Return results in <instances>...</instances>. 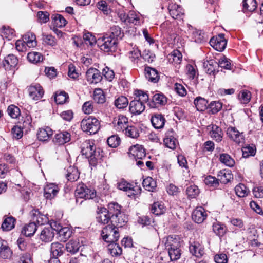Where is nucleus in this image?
I'll list each match as a JSON object with an SVG mask.
<instances>
[{"instance_id": "39448f33", "label": "nucleus", "mask_w": 263, "mask_h": 263, "mask_svg": "<svg viewBox=\"0 0 263 263\" xmlns=\"http://www.w3.org/2000/svg\"><path fill=\"white\" fill-rule=\"evenodd\" d=\"M75 195L78 202L79 198H83L85 200L93 199L96 197V193L94 190L88 188L83 183H81L77 185Z\"/></svg>"}, {"instance_id": "a878e982", "label": "nucleus", "mask_w": 263, "mask_h": 263, "mask_svg": "<svg viewBox=\"0 0 263 263\" xmlns=\"http://www.w3.org/2000/svg\"><path fill=\"white\" fill-rule=\"evenodd\" d=\"M145 76L148 81L156 83L159 79V76L157 70L155 68L146 67L145 68Z\"/></svg>"}, {"instance_id": "f257e3e1", "label": "nucleus", "mask_w": 263, "mask_h": 263, "mask_svg": "<svg viewBox=\"0 0 263 263\" xmlns=\"http://www.w3.org/2000/svg\"><path fill=\"white\" fill-rule=\"evenodd\" d=\"M124 33L118 26L110 27L109 31L98 39L97 43L101 50L109 52L116 50L118 40L121 39Z\"/></svg>"}, {"instance_id": "8fccbe9b", "label": "nucleus", "mask_w": 263, "mask_h": 263, "mask_svg": "<svg viewBox=\"0 0 263 263\" xmlns=\"http://www.w3.org/2000/svg\"><path fill=\"white\" fill-rule=\"evenodd\" d=\"M57 234L61 240L65 241L71 236L72 231L68 227H62Z\"/></svg>"}, {"instance_id": "f03ea898", "label": "nucleus", "mask_w": 263, "mask_h": 263, "mask_svg": "<svg viewBox=\"0 0 263 263\" xmlns=\"http://www.w3.org/2000/svg\"><path fill=\"white\" fill-rule=\"evenodd\" d=\"M81 152L88 160L89 164L96 166L101 162L104 156L103 151L100 148H97L94 141L86 140L81 144Z\"/></svg>"}, {"instance_id": "603ef678", "label": "nucleus", "mask_w": 263, "mask_h": 263, "mask_svg": "<svg viewBox=\"0 0 263 263\" xmlns=\"http://www.w3.org/2000/svg\"><path fill=\"white\" fill-rule=\"evenodd\" d=\"M125 135L132 138H137L139 133L138 128L134 126H128L124 130Z\"/></svg>"}, {"instance_id": "680f3d73", "label": "nucleus", "mask_w": 263, "mask_h": 263, "mask_svg": "<svg viewBox=\"0 0 263 263\" xmlns=\"http://www.w3.org/2000/svg\"><path fill=\"white\" fill-rule=\"evenodd\" d=\"M93 99L98 104H103L105 102V97L101 89H96L94 91Z\"/></svg>"}, {"instance_id": "2eb2a0df", "label": "nucleus", "mask_w": 263, "mask_h": 263, "mask_svg": "<svg viewBox=\"0 0 263 263\" xmlns=\"http://www.w3.org/2000/svg\"><path fill=\"white\" fill-rule=\"evenodd\" d=\"M166 98L162 93L155 94L149 101L148 105L151 108H157L159 105H164L166 103Z\"/></svg>"}, {"instance_id": "4d7b16f0", "label": "nucleus", "mask_w": 263, "mask_h": 263, "mask_svg": "<svg viewBox=\"0 0 263 263\" xmlns=\"http://www.w3.org/2000/svg\"><path fill=\"white\" fill-rule=\"evenodd\" d=\"M134 94L136 96L135 99H137V101H140L144 104L149 100L148 95L142 90H135Z\"/></svg>"}, {"instance_id": "e433bc0d", "label": "nucleus", "mask_w": 263, "mask_h": 263, "mask_svg": "<svg viewBox=\"0 0 263 263\" xmlns=\"http://www.w3.org/2000/svg\"><path fill=\"white\" fill-rule=\"evenodd\" d=\"M194 104L199 111H204L208 108V101L203 98L198 97L194 100Z\"/></svg>"}, {"instance_id": "864d4df0", "label": "nucleus", "mask_w": 263, "mask_h": 263, "mask_svg": "<svg viewBox=\"0 0 263 263\" xmlns=\"http://www.w3.org/2000/svg\"><path fill=\"white\" fill-rule=\"evenodd\" d=\"M219 160L222 163H223L229 167H232L235 164V161L234 159L227 154H220Z\"/></svg>"}, {"instance_id": "b1692460", "label": "nucleus", "mask_w": 263, "mask_h": 263, "mask_svg": "<svg viewBox=\"0 0 263 263\" xmlns=\"http://www.w3.org/2000/svg\"><path fill=\"white\" fill-rule=\"evenodd\" d=\"M12 255V251L7 245V242L0 240V257L3 259H10Z\"/></svg>"}, {"instance_id": "f3484780", "label": "nucleus", "mask_w": 263, "mask_h": 263, "mask_svg": "<svg viewBox=\"0 0 263 263\" xmlns=\"http://www.w3.org/2000/svg\"><path fill=\"white\" fill-rule=\"evenodd\" d=\"M128 218L123 213L114 216L111 218V225L118 228L124 226L127 222Z\"/></svg>"}, {"instance_id": "9b49d317", "label": "nucleus", "mask_w": 263, "mask_h": 263, "mask_svg": "<svg viewBox=\"0 0 263 263\" xmlns=\"http://www.w3.org/2000/svg\"><path fill=\"white\" fill-rule=\"evenodd\" d=\"M115 128L118 132H124L128 126V118L123 115H119L112 122Z\"/></svg>"}, {"instance_id": "2f4dec72", "label": "nucleus", "mask_w": 263, "mask_h": 263, "mask_svg": "<svg viewBox=\"0 0 263 263\" xmlns=\"http://www.w3.org/2000/svg\"><path fill=\"white\" fill-rule=\"evenodd\" d=\"M37 228V227L35 222H29L24 226L22 232L26 236L30 237L34 234Z\"/></svg>"}, {"instance_id": "72a5a7b5", "label": "nucleus", "mask_w": 263, "mask_h": 263, "mask_svg": "<svg viewBox=\"0 0 263 263\" xmlns=\"http://www.w3.org/2000/svg\"><path fill=\"white\" fill-rule=\"evenodd\" d=\"M142 185L146 190L149 192H154L157 187L156 182L151 177H147L143 179Z\"/></svg>"}, {"instance_id": "37998d69", "label": "nucleus", "mask_w": 263, "mask_h": 263, "mask_svg": "<svg viewBox=\"0 0 263 263\" xmlns=\"http://www.w3.org/2000/svg\"><path fill=\"white\" fill-rule=\"evenodd\" d=\"M182 55L181 53L178 50H174L168 55L169 61L174 64H179L182 61Z\"/></svg>"}, {"instance_id": "412c9836", "label": "nucleus", "mask_w": 263, "mask_h": 263, "mask_svg": "<svg viewBox=\"0 0 263 263\" xmlns=\"http://www.w3.org/2000/svg\"><path fill=\"white\" fill-rule=\"evenodd\" d=\"M145 104L137 99L132 101L129 103V110L132 114L139 115L145 110Z\"/></svg>"}, {"instance_id": "423d86ee", "label": "nucleus", "mask_w": 263, "mask_h": 263, "mask_svg": "<svg viewBox=\"0 0 263 263\" xmlns=\"http://www.w3.org/2000/svg\"><path fill=\"white\" fill-rule=\"evenodd\" d=\"M171 242L168 240L166 247H168V253L172 261L178 259L181 255V250L180 249V243L177 240H172Z\"/></svg>"}, {"instance_id": "9d476101", "label": "nucleus", "mask_w": 263, "mask_h": 263, "mask_svg": "<svg viewBox=\"0 0 263 263\" xmlns=\"http://www.w3.org/2000/svg\"><path fill=\"white\" fill-rule=\"evenodd\" d=\"M207 213L202 206L197 207L193 212L192 219L197 223H202L207 218Z\"/></svg>"}, {"instance_id": "20e7f679", "label": "nucleus", "mask_w": 263, "mask_h": 263, "mask_svg": "<svg viewBox=\"0 0 263 263\" xmlns=\"http://www.w3.org/2000/svg\"><path fill=\"white\" fill-rule=\"evenodd\" d=\"M101 236L103 239L107 243L117 241L119 238L118 228L111 225H108L102 230Z\"/></svg>"}, {"instance_id": "49530a36", "label": "nucleus", "mask_w": 263, "mask_h": 263, "mask_svg": "<svg viewBox=\"0 0 263 263\" xmlns=\"http://www.w3.org/2000/svg\"><path fill=\"white\" fill-rule=\"evenodd\" d=\"M129 58L134 63H138L142 57L140 51L137 48H133L128 53Z\"/></svg>"}, {"instance_id": "79ce46f5", "label": "nucleus", "mask_w": 263, "mask_h": 263, "mask_svg": "<svg viewBox=\"0 0 263 263\" xmlns=\"http://www.w3.org/2000/svg\"><path fill=\"white\" fill-rule=\"evenodd\" d=\"M198 186L195 184L191 185L186 189V194L189 199L195 198L199 194Z\"/></svg>"}, {"instance_id": "de8ad7c7", "label": "nucleus", "mask_w": 263, "mask_h": 263, "mask_svg": "<svg viewBox=\"0 0 263 263\" xmlns=\"http://www.w3.org/2000/svg\"><path fill=\"white\" fill-rule=\"evenodd\" d=\"M243 10L252 12L257 8L256 0H243L242 2Z\"/></svg>"}, {"instance_id": "0e129e2a", "label": "nucleus", "mask_w": 263, "mask_h": 263, "mask_svg": "<svg viewBox=\"0 0 263 263\" xmlns=\"http://www.w3.org/2000/svg\"><path fill=\"white\" fill-rule=\"evenodd\" d=\"M7 111L8 114L12 118H17L21 114L20 108L14 105H10L8 108Z\"/></svg>"}, {"instance_id": "6ab92c4d", "label": "nucleus", "mask_w": 263, "mask_h": 263, "mask_svg": "<svg viewBox=\"0 0 263 263\" xmlns=\"http://www.w3.org/2000/svg\"><path fill=\"white\" fill-rule=\"evenodd\" d=\"M44 196L45 198L47 199H51L54 198L58 193L59 192V189L58 186L53 183H51L47 185L44 187Z\"/></svg>"}, {"instance_id": "cd10ccee", "label": "nucleus", "mask_w": 263, "mask_h": 263, "mask_svg": "<svg viewBox=\"0 0 263 263\" xmlns=\"http://www.w3.org/2000/svg\"><path fill=\"white\" fill-rule=\"evenodd\" d=\"M53 134L52 130L49 127L40 128L37 134V138L40 141H47Z\"/></svg>"}, {"instance_id": "338daca9", "label": "nucleus", "mask_w": 263, "mask_h": 263, "mask_svg": "<svg viewBox=\"0 0 263 263\" xmlns=\"http://www.w3.org/2000/svg\"><path fill=\"white\" fill-rule=\"evenodd\" d=\"M218 66L220 67L221 68H223L226 69L230 70L231 69V62L230 60L226 58L225 57H222L220 58L218 62Z\"/></svg>"}, {"instance_id": "393cba45", "label": "nucleus", "mask_w": 263, "mask_h": 263, "mask_svg": "<svg viewBox=\"0 0 263 263\" xmlns=\"http://www.w3.org/2000/svg\"><path fill=\"white\" fill-rule=\"evenodd\" d=\"M168 9L170 15L174 19L181 18L182 16L183 15V12L182 8L176 4H172L168 6Z\"/></svg>"}, {"instance_id": "3c124183", "label": "nucleus", "mask_w": 263, "mask_h": 263, "mask_svg": "<svg viewBox=\"0 0 263 263\" xmlns=\"http://www.w3.org/2000/svg\"><path fill=\"white\" fill-rule=\"evenodd\" d=\"M151 211L153 214L156 215H160L164 213L165 209L163 204L157 202L154 203L152 205Z\"/></svg>"}, {"instance_id": "c85d7f7f", "label": "nucleus", "mask_w": 263, "mask_h": 263, "mask_svg": "<svg viewBox=\"0 0 263 263\" xmlns=\"http://www.w3.org/2000/svg\"><path fill=\"white\" fill-rule=\"evenodd\" d=\"M32 220L38 224L43 225L48 221L46 215L42 214L38 210L32 211Z\"/></svg>"}, {"instance_id": "e2e57ef3", "label": "nucleus", "mask_w": 263, "mask_h": 263, "mask_svg": "<svg viewBox=\"0 0 263 263\" xmlns=\"http://www.w3.org/2000/svg\"><path fill=\"white\" fill-rule=\"evenodd\" d=\"M209 107L212 114H215L219 112L222 107V103L219 101H213L209 105Z\"/></svg>"}, {"instance_id": "1a4fd4ad", "label": "nucleus", "mask_w": 263, "mask_h": 263, "mask_svg": "<svg viewBox=\"0 0 263 263\" xmlns=\"http://www.w3.org/2000/svg\"><path fill=\"white\" fill-rule=\"evenodd\" d=\"M29 95L34 100L42 98L44 93L43 88L39 84H32L28 88Z\"/></svg>"}, {"instance_id": "ddd939ff", "label": "nucleus", "mask_w": 263, "mask_h": 263, "mask_svg": "<svg viewBox=\"0 0 263 263\" xmlns=\"http://www.w3.org/2000/svg\"><path fill=\"white\" fill-rule=\"evenodd\" d=\"M128 154L138 159H141L146 156L144 148L142 145L139 144L130 147L128 150Z\"/></svg>"}, {"instance_id": "58836bf2", "label": "nucleus", "mask_w": 263, "mask_h": 263, "mask_svg": "<svg viewBox=\"0 0 263 263\" xmlns=\"http://www.w3.org/2000/svg\"><path fill=\"white\" fill-rule=\"evenodd\" d=\"M18 59L13 54H9L4 59L3 61L4 66L6 68L9 67H14L17 64Z\"/></svg>"}, {"instance_id": "0eeeda50", "label": "nucleus", "mask_w": 263, "mask_h": 263, "mask_svg": "<svg viewBox=\"0 0 263 263\" xmlns=\"http://www.w3.org/2000/svg\"><path fill=\"white\" fill-rule=\"evenodd\" d=\"M209 43L215 50L221 52L225 49L227 41L224 37V34L220 33L217 36L212 37Z\"/></svg>"}, {"instance_id": "69168bd1", "label": "nucleus", "mask_w": 263, "mask_h": 263, "mask_svg": "<svg viewBox=\"0 0 263 263\" xmlns=\"http://www.w3.org/2000/svg\"><path fill=\"white\" fill-rule=\"evenodd\" d=\"M239 97L242 103L247 104L251 99V93L247 90H243L240 92Z\"/></svg>"}, {"instance_id": "052dcab7", "label": "nucleus", "mask_w": 263, "mask_h": 263, "mask_svg": "<svg viewBox=\"0 0 263 263\" xmlns=\"http://www.w3.org/2000/svg\"><path fill=\"white\" fill-rule=\"evenodd\" d=\"M107 142L110 147L116 148L120 145L121 139L117 135H112L107 139Z\"/></svg>"}, {"instance_id": "dca6fc26", "label": "nucleus", "mask_w": 263, "mask_h": 263, "mask_svg": "<svg viewBox=\"0 0 263 263\" xmlns=\"http://www.w3.org/2000/svg\"><path fill=\"white\" fill-rule=\"evenodd\" d=\"M71 135L67 131L59 132L55 135L53 141L58 145H63L70 141Z\"/></svg>"}, {"instance_id": "6e6d98bb", "label": "nucleus", "mask_w": 263, "mask_h": 263, "mask_svg": "<svg viewBox=\"0 0 263 263\" xmlns=\"http://www.w3.org/2000/svg\"><path fill=\"white\" fill-rule=\"evenodd\" d=\"M51 18L54 22V24L57 27H62L65 26L67 23L66 20L60 14H56L52 15Z\"/></svg>"}, {"instance_id": "5701e85b", "label": "nucleus", "mask_w": 263, "mask_h": 263, "mask_svg": "<svg viewBox=\"0 0 263 263\" xmlns=\"http://www.w3.org/2000/svg\"><path fill=\"white\" fill-rule=\"evenodd\" d=\"M65 250L64 245L60 242H53L51 244L50 252L53 257L52 258H57L61 256Z\"/></svg>"}, {"instance_id": "c03bdc74", "label": "nucleus", "mask_w": 263, "mask_h": 263, "mask_svg": "<svg viewBox=\"0 0 263 263\" xmlns=\"http://www.w3.org/2000/svg\"><path fill=\"white\" fill-rule=\"evenodd\" d=\"M108 250L112 256H118L122 253V249L118 244L112 242L108 245Z\"/></svg>"}, {"instance_id": "f704fd0d", "label": "nucleus", "mask_w": 263, "mask_h": 263, "mask_svg": "<svg viewBox=\"0 0 263 263\" xmlns=\"http://www.w3.org/2000/svg\"><path fill=\"white\" fill-rule=\"evenodd\" d=\"M22 40L29 48L34 47L36 45V37L33 33L28 32L23 35Z\"/></svg>"}, {"instance_id": "f8f14e48", "label": "nucleus", "mask_w": 263, "mask_h": 263, "mask_svg": "<svg viewBox=\"0 0 263 263\" xmlns=\"http://www.w3.org/2000/svg\"><path fill=\"white\" fill-rule=\"evenodd\" d=\"M97 211V215L96 217L98 222L101 224H107L109 221L111 222V217L108 212L107 209L104 207L98 208Z\"/></svg>"}, {"instance_id": "4c0bfd02", "label": "nucleus", "mask_w": 263, "mask_h": 263, "mask_svg": "<svg viewBox=\"0 0 263 263\" xmlns=\"http://www.w3.org/2000/svg\"><path fill=\"white\" fill-rule=\"evenodd\" d=\"M212 227L214 232L219 236H223L226 233V226L220 222L213 223Z\"/></svg>"}, {"instance_id": "aec40b11", "label": "nucleus", "mask_w": 263, "mask_h": 263, "mask_svg": "<svg viewBox=\"0 0 263 263\" xmlns=\"http://www.w3.org/2000/svg\"><path fill=\"white\" fill-rule=\"evenodd\" d=\"M65 177L68 181L73 182L79 178V172L77 168L73 166H69L64 168Z\"/></svg>"}, {"instance_id": "a211bd4d", "label": "nucleus", "mask_w": 263, "mask_h": 263, "mask_svg": "<svg viewBox=\"0 0 263 263\" xmlns=\"http://www.w3.org/2000/svg\"><path fill=\"white\" fill-rule=\"evenodd\" d=\"M227 135L236 143L239 144L243 142L244 137L242 133H240L235 127H229L227 129Z\"/></svg>"}, {"instance_id": "774afa93", "label": "nucleus", "mask_w": 263, "mask_h": 263, "mask_svg": "<svg viewBox=\"0 0 263 263\" xmlns=\"http://www.w3.org/2000/svg\"><path fill=\"white\" fill-rule=\"evenodd\" d=\"M11 134H12L14 138L19 139L23 136V129L20 126L15 125L11 129Z\"/></svg>"}, {"instance_id": "a18cd8bd", "label": "nucleus", "mask_w": 263, "mask_h": 263, "mask_svg": "<svg viewBox=\"0 0 263 263\" xmlns=\"http://www.w3.org/2000/svg\"><path fill=\"white\" fill-rule=\"evenodd\" d=\"M256 152V147L253 144L247 145L242 148V156L244 158L254 156Z\"/></svg>"}, {"instance_id": "09e8293b", "label": "nucleus", "mask_w": 263, "mask_h": 263, "mask_svg": "<svg viewBox=\"0 0 263 263\" xmlns=\"http://www.w3.org/2000/svg\"><path fill=\"white\" fill-rule=\"evenodd\" d=\"M27 59L32 63H37L43 61V55L37 52H30L28 53Z\"/></svg>"}, {"instance_id": "ea45409f", "label": "nucleus", "mask_w": 263, "mask_h": 263, "mask_svg": "<svg viewBox=\"0 0 263 263\" xmlns=\"http://www.w3.org/2000/svg\"><path fill=\"white\" fill-rule=\"evenodd\" d=\"M121 206L115 202H111L108 204V209H107V211L108 213L109 214L110 216L112 217L114 216H116L118 214H120L122 213L121 211Z\"/></svg>"}, {"instance_id": "c9c22d12", "label": "nucleus", "mask_w": 263, "mask_h": 263, "mask_svg": "<svg viewBox=\"0 0 263 263\" xmlns=\"http://www.w3.org/2000/svg\"><path fill=\"white\" fill-rule=\"evenodd\" d=\"M80 247L79 240H71L66 243L65 248L67 252L71 254H74L79 251Z\"/></svg>"}, {"instance_id": "c756f323", "label": "nucleus", "mask_w": 263, "mask_h": 263, "mask_svg": "<svg viewBox=\"0 0 263 263\" xmlns=\"http://www.w3.org/2000/svg\"><path fill=\"white\" fill-rule=\"evenodd\" d=\"M15 219L12 216L6 217L1 226L2 229L4 231H9L15 227Z\"/></svg>"}, {"instance_id": "473e14b6", "label": "nucleus", "mask_w": 263, "mask_h": 263, "mask_svg": "<svg viewBox=\"0 0 263 263\" xmlns=\"http://www.w3.org/2000/svg\"><path fill=\"white\" fill-rule=\"evenodd\" d=\"M217 177L219 181L223 184L227 183L233 178V175L229 170H222L220 171L218 173Z\"/></svg>"}, {"instance_id": "bf43d9fd", "label": "nucleus", "mask_w": 263, "mask_h": 263, "mask_svg": "<svg viewBox=\"0 0 263 263\" xmlns=\"http://www.w3.org/2000/svg\"><path fill=\"white\" fill-rule=\"evenodd\" d=\"M163 142L166 147L172 149H174L178 143L177 140L173 136L165 137Z\"/></svg>"}, {"instance_id": "6e6552de", "label": "nucleus", "mask_w": 263, "mask_h": 263, "mask_svg": "<svg viewBox=\"0 0 263 263\" xmlns=\"http://www.w3.org/2000/svg\"><path fill=\"white\" fill-rule=\"evenodd\" d=\"M86 78L90 84H96L101 81L102 76L99 70L90 68L86 72Z\"/></svg>"}, {"instance_id": "4468645a", "label": "nucleus", "mask_w": 263, "mask_h": 263, "mask_svg": "<svg viewBox=\"0 0 263 263\" xmlns=\"http://www.w3.org/2000/svg\"><path fill=\"white\" fill-rule=\"evenodd\" d=\"M40 239L44 242L51 241L54 237V232L51 227H44L39 235Z\"/></svg>"}, {"instance_id": "bb28decb", "label": "nucleus", "mask_w": 263, "mask_h": 263, "mask_svg": "<svg viewBox=\"0 0 263 263\" xmlns=\"http://www.w3.org/2000/svg\"><path fill=\"white\" fill-rule=\"evenodd\" d=\"M152 124L156 129H160L163 127L165 119L161 114H155L151 119Z\"/></svg>"}, {"instance_id": "7c9ffc66", "label": "nucleus", "mask_w": 263, "mask_h": 263, "mask_svg": "<svg viewBox=\"0 0 263 263\" xmlns=\"http://www.w3.org/2000/svg\"><path fill=\"white\" fill-rule=\"evenodd\" d=\"M211 137L216 141L219 142L222 140L223 137L222 131L219 127L216 125H213L212 129L210 132Z\"/></svg>"}, {"instance_id": "a19ab883", "label": "nucleus", "mask_w": 263, "mask_h": 263, "mask_svg": "<svg viewBox=\"0 0 263 263\" xmlns=\"http://www.w3.org/2000/svg\"><path fill=\"white\" fill-rule=\"evenodd\" d=\"M128 101L126 97L121 96L116 99L114 101L115 106L119 109H123L127 107Z\"/></svg>"}, {"instance_id": "4be33fe9", "label": "nucleus", "mask_w": 263, "mask_h": 263, "mask_svg": "<svg viewBox=\"0 0 263 263\" xmlns=\"http://www.w3.org/2000/svg\"><path fill=\"white\" fill-rule=\"evenodd\" d=\"M189 249L190 252L198 258L201 257L204 253L203 247L197 241L191 242Z\"/></svg>"}, {"instance_id": "7ed1b4c3", "label": "nucleus", "mask_w": 263, "mask_h": 263, "mask_svg": "<svg viewBox=\"0 0 263 263\" xmlns=\"http://www.w3.org/2000/svg\"><path fill=\"white\" fill-rule=\"evenodd\" d=\"M81 127L83 132L91 135L98 132L100 127V124L97 118L91 116L82 120Z\"/></svg>"}, {"instance_id": "5fc2aeb1", "label": "nucleus", "mask_w": 263, "mask_h": 263, "mask_svg": "<svg viewBox=\"0 0 263 263\" xmlns=\"http://www.w3.org/2000/svg\"><path fill=\"white\" fill-rule=\"evenodd\" d=\"M68 95L65 91L57 92L54 95L55 102L59 104H63L67 102Z\"/></svg>"}, {"instance_id": "13d9d810", "label": "nucleus", "mask_w": 263, "mask_h": 263, "mask_svg": "<svg viewBox=\"0 0 263 263\" xmlns=\"http://www.w3.org/2000/svg\"><path fill=\"white\" fill-rule=\"evenodd\" d=\"M235 191L236 195L240 197L246 196L249 193V190L247 189L246 186L241 183L236 186Z\"/></svg>"}]
</instances>
